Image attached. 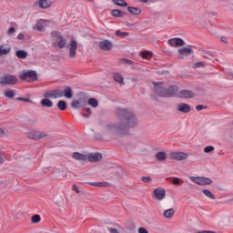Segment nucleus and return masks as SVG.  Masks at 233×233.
I'll return each mask as SVG.
<instances>
[{
    "mask_svg": "<svg viewBox=\"0 0 233 233\" xmlns=\"http://www.w3.org/2000/svg\"><path fill=\"white\" fill-rule=\"evenodd\" d=\"M115 116L117 122L106 124L103 134L107 137H121L128 136L130 130L137 128L139 125V118L137 115L133 113L132 110L125 107H116Z\"/></svg>",
    "mask_w": 233,
    "mask_h": 233,
    "instance_id": "nucleus-1",
    "label": "nucleus"
},
{
    "mask_svg": "<svg viewBox=\"0 0 233 233\" xmlns=\"http://www.w3.org/2000/svg\"><path fill=\"white\" fill-rule=\"evenodd\" d=\"M177 90V86H171L165 90V88H163V84H159L156 87V92L160 96V97H172V96H175Z\"/></svg>",
    "mask_w": 233,
    "mask_h": 233,
    "instance_id": "nucleus-2",
    "label": "nucleus"
},
{
    "mask_svg": "<svg viewBox=\"0 0 233 233\" xmlns=\"http://www.w3.org/2000/svg\"><path fill=\"white\" fill-rule=\"evenodd\" d=\"M20 79L32 83V81H37V73L35 71L27 70L22 71L20 74Z\"/></svg>",
    "mask_w": 233,
    "mask_h": 233,
    "instance_id": "nucleus-3",
    "label": "nucleus"
},
{
    "mask_svg": "<svg viewBox=\"0 0 233 233\" xmlns=\"http://www.w3.org/2000/svg\"><path fill=\"white\" fill-rule=\"evenodd\" d=\"M17 76H14V75H3L2 76H0V85L6 86L8 85H15V83H17Z\"/></svg>",
    "mask_w": 233,
    "mask_h": 233,
    "instance_id": "nucleus-4",
    "label": "nucleus"
},
{
    "mask_svg": "<svg viewBox=\"0 0 233 233\" xmlns=\"http://www.w3.org/2000/svg\"><path fill=\"white\" fill-rule=\"evenodd\" d=\"M190 181L196 185H200L201 187L205 185H212V179L205 177H189Z\"/></svg>",
    "mask_w": 233,
    "mask_h": 233,
    "instance_id": "nucleus-5",
    "label": "nucleus"
},
{
    "mask_svg": "<svg viewBox=\"0 0 233 233\" xmlns=\"http://www.w3.org/2000/svg\"><path fill=\"white\" fill-rule=\"evenodd\" d=\"M50 20L39 19L36 21L35 25L33 26V30H37L38 32H44L45 28L50 26Z\"/></svg>",
    "mask_w": 233,
    "mask_h": 233,
    "instance_id": "nucleus-6",
    "label": "nucleus"
},
{
    "mask_svg": "<svg viewBox=\"0 0 233 233\" xmlns=\"http://www.w3.org/2000/svg\"><path fill=\"white\" fill-rule=\"evenodd\" d=\"M44 97H46L49 99H59L60 97H63V90L56 89V90L46 91L44 93Z\"/></svg>",
    "mask_w": 233,
    "mask_h": 233,
    "instance_id": "nucleus-7",
    "label": "nucleus"
},
{
    "mask_svg": "<svg viewBox=\"0 0 233 233\" xmlns=\"http://www.w3.org/2000/svg\"><path fill=\"white\" fill-rule=\"evenodd\" d=\"M165 196H167V191L163 187H157L154 190L153 198L157 199V201H163L165 199Z\"/></svg>",
    "mask_w": 233,
    "mask_h": 233,
    "instance_id": "nucleus-8",
    "label": "nucleus"
},
{
    "mask_svg": "<svg viewBox=\"0 0 233 233\" xmlns=\"http://www.w3.org/2000/svg\"><path fill=\"white\" fill-rule=\"evenodd\" d=\"M68 50H69V57L71 59H74V57H76L77 54V41L72 39L68 46Z\"/></svg>",
    "mask_w": 233,
    "mask_h": 233,
    "instance_id": "nucleus-9",
    "label": "nucleus"
},
{
    "mask_svg": "<svg viewBox=\"0 0 233 233\" xmlns=\"http://www.w3.org/2000/svg\"><path fill=\"white\" fill-rule=\"evenodd\" d=\"M170 157L175 159V161H185V159H187L188 154L185 152H171Z\"/></svg>",
    "mask_w": 233,
    "mask_h": 233,
    "instance_id": "nucleus-10",
    "label": "nucleus"
},
{
    "mask_svg": "<svg viewBox=\"0 0 233 233\" xmlns=\"http://www.w3.org/2000/svg\"><path fill=\"white\" fill-rule=\"evenodd\" d=\"M193 52H194V50H192V48H190L188 46L180 48V49H178L177 59H185V57L190 56Z\"/></svg>",
    "mask_w": 233,
    "mask_h": 233,
    "instance_id": "nucleus-11",
    "label": "nucleus"
},
{
    "mask_svg": "<svg viewBox=\"0 0 233 233\" xmlns=\"http://www.w3.org/2000/svg\"><path fill=\"white\" fill-rule=\"evenodd\" d=\"M168 45L173 46V48H177L179 46H185V41L181 38L175 37L168 40Z\"/></svg>",
    "mask_w": 233,
    "mask_h": 233,
    "instance_id": "nucleus-12",
    "label": "nucleus"
},
{
    "mask_svg": "<svg viewBox=\"0 0 233 233\" xmlns=\"http://www.w3.org/2000/svg\"><path fill=\"white\" fill-rule=\"evenodd\" d=\"M98 46L104 52H108L111 48H113L114 45L109 40H103L98 43Z\"/></svg>",
    "mask_w": 233,
    "mask_h": 233,
    "instance_id": "nucleus-13",
    "label": "nucleus"
},
{
    "mask_svg": "<svg viewBox=\"0 0 233 233\" xmlns=\"http://www.w3.org/2000/svg\"><path fill=\"white\" fill-rule=\"evenodd\" d=\"M83 106H86V101L83 99L73 100L71 102V107L75 110H79V108H83Z\"/></svg>",
    "mask_w": 233,
    "mask_h": 233,
    "instance_id": "nucleus-14",
    "label": "nucleus"
},
{
    "mask_svg": "<svg viewBox=\"0 0 233 233\" xmlns=\"http://www.w3.org/2000/svg\"><path fill=\"white\" fill-rule=\"evenodd\" d=\"M86 159L90 163H99V161L103 159V155H101L100 153H91Z\"/></svg>",
    "mask_w": 233,
    "mask_h": 233,
    "instance_id": "nucleus-15",
    "label": "nucleus"
},
{
    "mask_svg": "<svg viewBox=\"0 0 233 233\" xmlns=\"http://www.w3.org/2000/svg\"><path fill=\"white\" fill-rule=\"evenodd\" d=\"M177 110L178 112H181L182 114H188L191 112L192 108H190V106L188 104L181 103L177 105Z\"/></svg>",
    "mask_w": 233,
    "mask_h": 233,
    "instance_id": "nucleus-16",
    "label": "nucleus"
},
{
    "mask_svg": "<svg viewBox=\"0 0 233 233\" xmlns=\"http://www.w3.org/2000/svg\"><path fill=\"white\" fill-rule=\"evenodd\" d=\"M12 50V47L8 44L0 45V57L3 56H8Z\"/></svg>",
    "mask_w": 233,
    "mask_h": 233,
    "instance_id": "nucleus-17",
    "label": "nucleus"
},
{
    "mask_svg": "<svg viewBox=\"0 0 233 233\" xmlns=\"http://www.w3.org/2000/svg\"><path fill=\"white\" fill-rule=\"evenodd\" d=\"M177 96L184 99H190L191 97H194V93L190 90H181L178 92Z\"/></svg>",
    "mask_w": 233,
    "mask_h": 233,
    "instance_id": "nucleus-18",
    "label": "nucleus"
},
{
    "mask_svg": "<svg viewBox=\"0 0 233 233\" xmlns=\"http://www.w3.org/2000/svg\"><path fill=\"white\" fill-rule=\"evenodd\" d=\"M30 139H43L46 137V134L43 132L33 131L29 134Z\"/></svg>",
    "mask_w": 233,
    "mask_h": 233,
    "instance_id": "nucleus-19",
    "label": "nucleus"
},
{
    "mask_svg": "<svg viewBox=\"0 0 233 233\" xmlns=\"http://www.w3.org/2000/svg\"><path fill=\"white\" fill-rule=\"evenodd\" d=\"M88 185H91L92 187H96L97 188H103V187H110V183L106 182V181H101V182H88Z\"/></svg>",
    "mask_w": 233,
    "mask_h": 233,
    "instance_id": "nucleus-20",
    "label": "nucleus"
},
{
    "mask_svg": "<svg viewBox=\"0 0 233 233\" xmlns=\"http://www.w3.org/2000/svg\"><path fill=\"white\" fill-rule=\"evenodd\" d=\"M38 6L40 8H44V9L50 8L52 6V1H50V0H39L38 1Z\"/></svg>",
    "mask_w": 233,
    "mask_h": 233,
    "instance_id": "nucleus-21",
    "label": "nucleus"
},
{
    "mask_svg": "<svg viewBox=\"0 0 233 233\" xmlns=\"http://www.w3.org/2000/svg\"><path fill=\"white\" fill-rule=\"evenodd\" d=\"M63 96L66 99H72L74 97V94L72 92V87H66L65 90H62Z\"/></svg>",
    "mask_w": 233,
    "mask_h": 233,
    "instance_id": "nucleus-22",
    "label": "nucleus"
},
{
    "mask_svg": "<svg viewBox=\"0 0 233 233\" xmlns=\"http://www.w3.org/2000/svg\"><path fill=\"white\" fill-rule=\"evenodd\" d=\"M72 157L74 159H76L77 161H86V159H87L86 155H83V154L78 153V152L73 153Z\"/></svg>",
    "mask_w": 233,
    "mask_h": 233,
    "instance_id": "nucleus-23",
    "label": "nucleus"
},
{
    "mask_svg": "<svg viewBox=\"0 0 233 233\" xmlns=\"http://www.w3.org/2000/svg\"><path fill=\"white\" fill-rule=\"evenodd\" d=\"M40 105L47 108H52V106H54V103L52 102V100L46 97L40 101Z\"/></svg>",
    "mask_w": 233,
    "mask_h": 233,
    "instance_id": "nucleus-24",
    "label": "nucleus"
},
{
    "mask_svg": "<svg viewBox=\"0 0 233 233\" xmlns=\"http://www.w3.org/2000/svg\"><path fill=\"white\" fill-rule=\"evenodd\" d=\"M127 11L129 12V14H131V15H140L141 14V8L139 7L128 6Z\"/></svg>",
    "mask_w": 233,
    "mask_h": 233,
    "instance_id": "nucleus-25",
    "label": "nucleus"
},
{
    "mask_svg": "<svg viewBox=\"0 0 233 233\" xmlns=\"http://www.w3.org/2000/svg\"><path fill=\"white\" fill-rule=\"evenodd\" d=\"M57 46L60 48H65L66 46V38H63V36L58 35L56 37Z\"/></svg>",
    "mask_w": 233,
    "mask_h": 233,
    "instance_id": "nucleus-26",
    "label": "nucleus"
},
{
    "mask_svg": "<svg viewBox=\"0 0 233 233\" xmlns=\"http://www.w3.org/2000/svg\"><path fill=\"white\" fill-rule=\"evenodd\" d=\"M4 96L8 99H14V97H15V90L7 89L4 92Z\"/></svg>",
    "mask_w": 233,
    "mask_h": 233,
    "instance_id": "nucleus-27",
    "label": "nucleus"
},
{
    "mask_svg": "<svg viewBox=\"0 0 233 233\" xmlns=\"http://www.w3.org/2000/svg\"><path fill=\"white\" fill-rule=\"evenodd\" d=\"M15 56L18 59H26V57H28V53L25 50H18L15 52Z\"/></svg>",
    "mask_w": 233,
    "mask_h": 233,
    "instance_id": "nucleus-28",
    "label": "nucleus"
},
{
    "mask_svg": "<svg viewBox=\"0 0 233 233\" xmlns=\"http://www.w3.org/2000/svg\"><path fill=\"white\" fill-rule=\"evenodd\" d=\"M155 157H156L157 161H166L167 160V153L160 151L156 154Z\"/></svg>",
    "mask_w": 233,
    "mask_h": 233,
    "instance_id": "nucleus-29",
    "label": "nucleus"
},
{
    "mask_svg": "<svg viewBox=\"0 0 233 233\" xmlns=\"http://www.w3.org/2000/svg\"><path fill=\"white\" fill-rule=\"evenodd\" d=\"M114 81H116V83H118V85H125V82H123V75H121L120 73H116L114 75Z\"/></svg>",
    "mask_w": 233,
    "mask_h": 233,
    "instance_id": "nucleus-30",
    "label": "nucleus"
},
{
    "mask_svg": "<svg viewBox=\"0 0 233 233\" xmlns=\"http://www.w3.org/2000/svg\"><path fill=\"white\" fill-rule=\"evenodd\" d=\"M87 105H89L93 108H97V106H99V102L96 98H89L87 101Z\"/></svg>",
    "mask_w": 233,
    "mask_h": 233,
    "instance_id": "nucleus-31",
    "label": "nucleus"
},
{
    "mask_svg": "<svg viewBox=\"0 0 233 233\" xmlns=\"http://www.w3.org/2000/svg\"><path fill=\"white\" fill-rule=\"evenodd\" d=\"M202 193L204 194V196H206V198H208L209 199H216V196H214V193L208 189H203Z\"/></svg>",
    "mask_w": 233,
    "mask_h": 233,
    "instance_id": "nucleus-32",
    "label": "nucleus"
},
{
    "mask_svg": "<svg viewBox=\"0 0 233 233\" xmlns=\"http://www.w3.org/2000/svg\"><path fill=\"white\" fill-rule=\"evenodd\" d=\"M174 208H169L166 211H164V218H167V219H170V218H174Z\"/></svg>",
    "mask_w": 233,
    "mask_h": 233,
    "instance_id": "nucleus-33",
    "label": "nucleus"
},
{
    "mask_svg": "<svg viewBox=\"0 0 233 233\" xmlns=\"http://www.w3.org/2000/svg\"><path fill=\"white\" fill-rule=\"evenodd\" d=\"M140 56L142 59H147V61L149 59H152V52H149V51H143L140 53Z\"/></svg>",
    "mask_w": 233,
    "mask_h": 233,
    "instance_id": "nucleus-34",
    "label": "nucleus"
},
{
    "mask_svg": "<svg viewBox=\"0 0 233 233\" xmlns=\"http://www.w3.org/2000/svg\"><path fill=\"white\" fill-rule=\"evenodd\" d=\"M111 15L113 17H124L125 14L117 9H114L111 11Z\"/></svg>",
    "mask_w": 233,
    "mask_h": 233,
    "instance_id": "nucleus-35",
    "label": "nucleus"
},
{
    "mask_svg": "<svg viewBox=\"0 0 233 233\" xmlns=\"http://www.w3.org/2000/svg\"><path fill=\"white\" fill-rule=\"evenodd\" d=\"M57 108L58 110H66V101L60 100L57 103Z\"/></svg>",
    "mask_w": 233,
    "mask_h": 233,
    "instance_id": "nucleus-36",
    "label": "nucleus"
},
{
    "mask_svg": "<svg viewBox=\"0 0 233 233\" xmlns=\"http://www.w3.org/2000/svg\"><path fill=\"white\" fill-rule=\"evenodd\" d=\"M112 1L114 5H116L117 6H128V4L124 0H112Z\"/></svg>",
    "mask_w": 233,
    "mask_h": 233,
    "instance_id": "nucleus-37",
    "label": "nucleus"
},
{
    "mask_svg": "<svg viewBox=\"0 0 233 233\" xmlns=\"http://www.w3.org/2000/svg\"><path fill=\"white\" fill-rule=\"evenodd\" d=\"M215 148L213 146H207L205 148H204V152L206 154H210V152H214Z\"/></svg>",
    "mask_w": 233,
    "mask_h": 233,
    "instance_id": "nucleus-38",
    "label": "nucleus"
},
{
    "mask_svg": "<svg viewBox=\"0 0 233 233\" xmlns=\"http://www.w3.org/2000/svg\"><path fill=\"white\" fill-rule=\"evenodd\" d=\"M204 66H205V63L198 62L194 64L193 68H204Z\"/></svg>",
    "mask_w": 233,
    "mask_h": 233,
    "instance_id": "nucleus-39",
    "label": "nucleus"
},
{
    "mask_svg": "<svg viewBox=\"0 0 233 233\" xmlns=\"http://www.w3.org/2000/svg\"><path fill=\"white\" fill-rule=\"evenodd\" d=\"M33 223H39L41 221V217L39 215H34L32 217Z\"/></svg>",
    "mask_w": 233,
    "mask_h": 233,
    "instance_id": "nucleus-40",
    "label": "nucleus"
},
{
    "mask_svg": "<svg viewBox=\"0 0 233 233\" xmlns=\"http://www.w3.org/2000/svg\"><path fill=\"white\" fill-rule=\"evenodd\" d=\"M14 34H15V28L10 27V28L7 30V35L11 36V35H14Z\"/></svg>",
    "mask_w": 233,
    "mask_h": 233,
    "instance_id": "nucleus-41",
    "label": "nucleus"
},
{
    "mask_svg": "<svg viewBox=\"0 0 233 233\" xmlns=\"http://www.w3.org/2000/svg\"><path fill=\"white\" fill-rule=\"evenodd\" d=\"M142 181L144 183H150L152 181V177H142Z\"/></svg>",
    "mask_w": 233,
    "mask_h": 233,
    "instance_id": "nucleus-42",
    "label": "nucleus"
},
{
    "mask_svg": "<svg viewBox=\"0 0 233 233\" xmlns=\"http://www.w3.org/2000/svg\"><path fill=\"white\" fill-rule=\"evenodd\" d=\"M116 35H117L118 37L121 35H128V33L121 32L120 30H117V31H116Z\"/></svg>",
    "mask_w": 233,
    "mask_h": 233,
    "instance_id": "nucleus-43",
    "label": "nucleus"
},
{
    "mask_svg": "<svg viewBox=\"0 0 233 233\" xmlns=\"http://www.w3.org/2000/svg\"><path fill=\"white\" fill-rule=\"evenodd\" d=\"M16 99L17 101H25V103H32V100H30V98L18 97Z\"/></svg>",
    "mask_w": 233,
    "mask_h": 233,
    "instance_id": "nucleus-44",
    "label": "nucleus"
},
{
    "mask_svg": "<svg viewBox=\"0 0 233 233\" xmlns=\"http://www.w3.org/2000/svg\"><path fill=\"white\" fill-rule=\"evenodd\" d=\"M205 108H207V106H205L203 105H198L196 106V110H198V112L201 110H205Z\"/></svg>",
    "mask_w": 233,
    "mask_h": 233,
    "instance_id": "nucleus-45",
    "label": "nucleus"
},
{
    "mask_svg": "<svg viewBox=\"0 0 233 233\" xmlns=\"http://www.w3.org/2000/svg\"><path fill=\"white\" fill-rule=\"evenodd\" d=\"M220 41L226 45H228V38H227V36H221Z\"/></svg>",
    "mask_w": 233,
    "mask_h": 233,
    "instance_id": "nucleus-46",
    "label": "nucleus"
},
{
    "mask_svg": "<svg viewBox=\"0 0 233 233\" xmlns=\"http://www.w3.org/2000/svg\"><path fill=\"white\" fill-rule=\"evenodd\" d=\"M140 3H145L146 5H151V3H154L153 0H139Z\"/></svg>",
    "mask_w": 233,
    "mask_h": 233,
    "instance_id": "nucleus-47",
    "label": "nucleus"
},
{
    "mask_svg": "<svg viewBox=\"0 0 233 233\" xmlns=\"http://www.w3.org/2000/svg\"><path fill=\"white\" fill-rule=\"evenodd\" d=\"M172 183L173 185H177L179 183V177H173Z\"/></svg>",
    "mask_w": 233,
    "mask_h": 233,
    "instance_id": "nucleus-48",
    "label": "nucleus"
},
{
    "mask_svg": "<svg viewBox=\"0 0 233 233\" xmlns=\"http://www.w3.org/2000/svg\"><path fill=\"white\" fill-rule=\"evenodd\" d=\"M138 233H148V230H147L145 228H138Z\"/></svg>",
    "mask_w": 233,
    "mask_h": 233,
    "instance_id": "nucleus-49",
    "label": "nucleus"
},
{
    "mask_svg": "<svg viewBox=\"0 0 233 233\" xmlns=\"http://www.w3.org/2000/svg\"><path fill=\"white\" fill-rule=\"evenodd\" d=\"M72 188L76 192V194H79V187L76 185H73Z\"/></svg>",
    "mask_w": 233,
    "mask_h": 233,
    "instance_id": "nucleus-50",
    "label": "nucleus"
},
{
    "mask_svg": "<svg viewBox=\"0 0 233 233\" xmlns=\"http://www.w3.org/2000/svg\"><path fill=\"white\" fill-rule=\"evenodd\" d=\"M5 130L0 128V137H5Z\"/></svg>",
    "mask_w": 233,
    "mask_h": 233,
    "instance_id": "nucleus-51",
    "label": "nucleus"
},
{
    "mask_svg": "<svg viewBox=\"0 0 233 233\" xmlns=\"http://www.w3.org/2000/svg\"><path fill=\"white\" fill-rule=\"evenodd\" d=\"M86 112H87V114H89L90 116H92V109H90V107H86Z\"/></svg>",
    "mask_w": 233,
    "mask_h": 233,
    "instance_id": "nucleus-52",
    "label": "nucleus"
},
{
    "mask_svg": "<svg viewBox=\"0 0 233 233\" xmlns=\"http://www.w3.org/2000/svg\"><path fill=\"white\" fill-rule=\"evenodd\" d=\"M17 39H25V35H23V34H19L18 35H17Z\"/></svg>",
    "mask_w": 233,
    "mask_h": 233,
    "instance_id": "nucleus-53",
    "label": "nucleus"
},
{
    "mask_svg": "<svg viewBox=\"0 0 233 233\" xmlns=\"http://www.w3.org/2000/svg\"><path fill=\"white\" fill-rule=\"evenodd\" d=\"M83 117H90L89 113H84V114H83Z\"/></svg>",
    "mask_w": 233,
    "mask_h": 233,
    "instance_id": "nucleus-54",
    "label": "nucleus"
},
{
    "mask_svg": "<svg viewBox=\"0 0 233 233\" xmlns=\"http://www.w3.org/2000/svg\"><path fill=\"white\" fill-rule=\"evenodd\" d=\"M198 233H216L214 231H199Z\"/></svg>",
    "mask_w": 233,
    "mask_h": 233,
    "instance_id": "nucleus-55",
    "label": "nucleus"
},
{
    "mask_svg": "<svg viewBox=\"0 0 233 233\" xmlns=\"http://www.w3.org/2000/svg\"><path fill=\"white\" fill-rule=\"evenodd\" d=\"M0 163H3V157H0Z\"/></svg>",
    "mask_w": 233,
    "mask_h": 233,
    "instance_id": "nucleus-56",
    "label": "nucleus"
},
{
    "mask_svg": "<svg viewBox=\"0 0 233 233\" xmlns=\"http://www.w3.org/2000/svg\"><path fill=\"white\" fill-rule=\"evenodd\" d=\"M86 1H93V0H86Z\"/></svg>",
    "mask_w": 233,
    "mask_h": 233,
    "instance_id": "nucleus-57",
    "label": "nucleus"
},
{
    "mask_svg": "<svg viewBox=\"0 0 233 233\" xmlns=\"http://www.w3.org/2000/svg\"><path fill=\"white\" fill-rule=\"evenodd\" d=\"M232 77H233V76H232Z\"/></svg>",
    "mask_w": 233,
    "mask_h": 233,
    "instance_id": "nucleus-58",
    "label": "nucleus"
}]
</instances>
